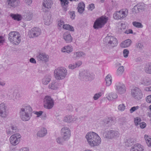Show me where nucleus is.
Here are the masks:
<instances>
[{"label":"nucleus","mask_w":151,"mask_h":151,"mask_svg":"<svg viewBox=\"0 0 151 151\" xmlns=\"http://www.w3.org/2000/svg\"><path fill=\"white\" fill-rule=\"evenodd\" d=\"M43 112L42 111H36L35 113V114L37 115V117H38L41 116Z\"/></svg>","instance_id":"59"},{"label":"nucleus","mask_w":151,"mask_h":151,"mask_svg":"<svg viewBox=\"0 0 151 151\" xmlns=\"http://www.w3.org/2000/svg\"><path fill=\"white\" fill-rule=\"evenodd\" d=\"M102 95V93L101 92H99L98 93H96L93 97V99L95 100H97L100 96H101Z\"/></svg>","instance_id":"45"},{"label":"nucleus","mask_w":151,"mask_h":151,"mask_svg":"<svg viewBox=\"0 0 151 151\" xmlns=\"http://www.w3.org/2000/svg\"><path fill=\"white\" fill-rule=\"evenodd\" d=\"M94 7L95 6L94 4H91L89 5L88 9L91 10V11H92L94 9Z\"/></svg>","instance_id":"54"},{"label":"nucleus","mask_w":151,"mask_h":151,"mask_svg":"<svg viewBox=\"0 0 151 151\" xmlns=\"http://www.w3.org/2000/svg\"><path fill=\"white\" fill-rule=\"evenodd\" d=\"M77 119L75 117L68 115L65 117L64 121L65 122L70 123L76 121Z\"/></svg>","instance_id":"23"},{"label":"nucleus","mask_w":151,"mask_h":151,"mask_svg":"<svg viewBox=\"0 0 151 151\" xmlns=\"http://www.w3.org/2000/svg\"><path fill=\"white\" fill-rule=\"evenodd\" d=\"M8 114L6 107L4 103L0 104V116L2 117H5Z\"/></svg>","instance_id":"14"},{"label":"nucleus","mask_w":151,"mask_h":151,"mask_svg":"<svg viewBox=\"0 0 151 151\" xmlns=\"http://www.w3.org/2000/svg\"><path fill=\"white\" fill-rule=\"evenodd\" d=\"M10 16L14 20H17L18 21H19L22 19V17L19 14H10Z\"/></svg>","instance_id":"34"},{"label":"nucleus","mask_w":151,"mask_h":151,"mask_svg":"<svg viewBox=\"0 0 151 151\" xmlns=\"http://www.w3.org/2000/svg\"><path fill=\"white\" fill-rule=\"evenodd\" d=\"M70 17L72 19H74L75 17V12L72 11L70 12Z\"/></svg>","instance_id":"58"},{"label":"nucleus","mask_w":151,"mask_h":151,"mask_svg":"<svg viewBox=\"0 0 151 151\" xmlns=\"http://www.w3.org/2000/svg\"><path fill=\"white\" fill-rule=\"evenodd\" d=\"M145 7V5L144 3H139L134 6L133 10L136 13H138L140 10L144 9Z\"/></svg>","instance_id":"19"},{"label":"nucleus","mask_w":151,"mask_h":151,"mask_svg":"<svg viewBox=\"0 0 151 151\" xmlns=\"http://www.w3.org/2000/svg\"><path fill=\"white\" fill-rule=\"evenodd\" d=\"M63 28L70 31L73 32L74 30L73 27L68 24H65L63 25Z\"/></svg>","instance_id":"35"},{"label":"nucleus","mask_w":151,"mask_h":151,"mask_svg":"<svg viewBox=\"0 0 151 151\" xmlns=\"http://www.w3.org/2000/svg\"><path fill=\"white\" fill-rule=\"evenodd\" d=\"M51 77L49 75H46L42 79V83L44 85H47L51 80Z\"/></svg>","instance_id":"25"},{"label":"nucleus","mask_w":151,"mask_h":151,"mask_svg":"<svg viewBox=\"0 0 151 151\" xmlns=\"http://www.w3.org/2000/svg\"><path fill=\"white\" fill-rule=\"evenodd\" d=\"M61 132L63 135V137L64 140L69 139L70 137V130L67 127H64L61 129Z\"/></svg>","instance_id":"13"},{"label":"nucleus","mask_w":151,"mask_h":151,"mask_svg":"<svg viewBox=\"0 0 151 151\" xmlns=\"http://www.w3.org/2000/svg\"><path fill=\"white\" fill-rule=\"evenodd\" d=\"M82 64V62L81 61H77L75 63V65L76 68L78 67L80 65H81Z\"/></svg>","instance_id":"53"},{"label":"nucleus","mask_w":151,"mask_h":151,"mask_svg":"<svg viewBox=\"0 0 151 151\" xmlns=\"http://www.w3.org/2000/svg\"><path fill=\"white\" fill-rule=\"evenodd\" d=\"M127 142L129 143H132L134 142V140L133 139L129 138L127 139Z\"/></svg>","instance_id":"64"},{"label":"nucleus","mask_w":151,"mask_h":151,"mask_svg":"<svg viewBox=\"0 0 151 151\" xmlns=\"http://www.w3.org/2000/svg\"><path fill=\"white\" fill-rule=\"evenodd\" d=\"M82 7V8H81V7H77V8L78 10V12L80 14H82V13H83V12L84 10L85 7Z\"/></svg>","instance_id":"52"},{"label":"nucleus","mask_w":151,"mask_h":151,"mask_svg":"<svg viewBox=\"0 0 151 151\" xmlns=\"http://www.w3.org/2000/svg\"><path fill=\"white\" fill-rule=\"evenodd\" d=\"M86 138L89 145L92 147L98 146L101 143V138L94 132L88 133L86 136Z\"/></svg>","instance_id":"1"},{"label":"nucleus","mask_w":151,"mask_h":151,"mask_svg":"<svg viewBox=\"0 0 151 151\" xmlns=\"http://www.w3.org/2000/svg\"><path fill=\"white\" fill-rule=\"evenodd\" d=\"M63 139H63L60 137H58L56 139V141L58 143L62 144Z\"/></svg>","instance_id":"51"},{"label":"nucleus","mask_w":151,"mask_h":151,"mask_svg":"<svg viewBox=\"0 0 151 151\" xmlns=\"http://www.w3.org/2000/svg\"><path fill=\"white\" fill-rule=\"evenodd\" d=\"M120 13V17H121V19L125 17L127 14V12L126 11H124L123 10H121L119 11Z\"/></svg>","instance_id":"39"},{"label":"nucleus","mask_w":151,"mask_h":151,"mask_svg":"<svg viewBox=\"0 0 151 151\" xmlns=\"http://www.w3.org/2000/svg\"><path fill=\"white\" fill-rule=\"evenodd\" d=\"M116 90L120 94L124 93L126 91V88L124 84L119 83L116 86Z\"/></svg>","instance_id":"18"},{"label":"nucleus","mask_w":151,"mask_h":151,"mask_svg":"<svg viewBox=\"0 0 151 151\" xmlns=\"http://www.w3.org/2000/svg\"><path fill=\"white\" fill-rule=\"evenodd\" d=\"M143 147L140 144H137L132 147L130 151H143Z\"/></svg>","instance_id":"21"},{"label":"nucleus","mask_w":151,"mask_h":151,"mask_svg":"<svg viewBox=\"0 0 151 151\" xmlns=\"http://www.w3.org/2000/svg\"><path fill=\"white\" fill-rule=\"evenodd\" d=\"M6 134L8 135H11L14 133L13 132H12V130L9 127V128L6 129Z\"/></svg>","instance_id":"49"},{"label":"nucleus","mask_w":151,"mask_h":151,"mask_svg":"<svg viewBox=\"0 0 151 151\" xmlns=\"http://www.w3.org/2000/svg\"><path fill=\"white\" fill-rule=\"evenodd\" d=\"M132 24L134 26L137 28H142L143 27L141 23L136 21L133 22Z\"/></svg>","instance_id":"38"},{"label":"nucleus","mask_w":151,"mask_h":151,"mask_svg":"<svg viewBox=\"0 0 151 151\" xmlns=\"http://www.w3.org/2000/svg\"><path fill=\"white\" fill-rule=\"evenodd\" d=\"M131 94L132 96L137 100L141 99L143 96L141 91L139 88L137 87L132 90Z\"/></svg>","instance_id":"10"},{"label":"nucleus","mask_w":151,"mask_h":151,"mask_svg":"<svg viewBox=\"0 0 151 151\" xmlns=\"http://www.w3.org/2000/svg\"><path fill=\"white\" fill-rule=\"evenodd\" d=\"M12 130V132H14L15 133L17 132L18 130L17 129V128L16 126L14 125H11L9 127Z\"/></svg>","instance_id":"48"},{"label":"nucleus","mask_w":151,"mask_h":151,"mask_svg":"<svg viewBox=\"0 0 151 151\" xmlns=\"http://www.w3.org/2000/svg\"><path fill=\"white\" fill-rule=\"evenodd\" d=\"M120 15L119 12H116L114 14V18L115 19H121V17H120Z\"/></svg>","instance_id":"44"},{"label":"nucleus","mask_w":151,"mask_h":151,"mask_svg":"<svg viewBox=\"0 0 151 151\" xmlns=\"http://www.w3.org/2000/svg\"><path fill=\"white\" fill-rule=\"evenodd\" d=\"M32 109L29 105H25L21 109L19 112L20 116L21 119L24 121L29 120L32 116Z\"/></svg>","instance_id":"2"},{"label":"nucleus","mask_w":151,"mask_h":151,"mask_svg":"<svg viewBox=\"0 0 151 151\" xmlns=\"http://www.w3.org/2000/svg\"><path fill=\"white\" fill-rule=\"evenodd\" d=\"M41 118L43 119H45L47 117V115L45 113H42L41 115Z\"/></svg>","instance_id":"63"},{"label":"nucleus","mask_w":151,"mask_h":151,"mask_svg":"<svg viewBox=\"0 0 151 151\" xmlns=\"http://www.w3.org/2000/svg\"><path fill=\"white\" fill-rule=\"evenodd\" d=\"M108 17L105 16H102L97 19L94 22L93 27L97 29L102 28L107 22Z\"/></svg>","instance_id":"4"},{"label":"nucleus","mask_w":151,"mask_h":151,"mask_svg":"<svg viewBox=\"0 0 151 151\" xmlns=\"http://www.w3.org/2000/svg\"><path fill=\"white\" fill-rule=\"evenodd\" d=\"M118 97L117 94L116 93H110L107 96L108 100L110 101H112L116 99Z\"/></svg>","instance_id":"29"},{"label":"nucleus","mask_w":151,"mask_h":151,"mask_svg":"<svg viewBox=\"0 0 151 151\" xmlns=\"http://www.w3.org/2000/svg\"><path fill=\"white\" fill-rule=\"evenodd\" d=\"M20 35L17 32H11L9 35V41L15 45H18L20 42Z\"/></svg>","instance_id":"6"},{"label":"nucleus","mask_w":151,"mask_h":151,"mask_svg":"<svg viewBox=\"0 0 151 151\" xmlns=\"http://www.w3.org/2000/svg\"><path fill=\"white\" fill-rule=\"evenodd\" d=\"M141 84L145 86L150 85L151 84V80L146 79L142 81Z\"/></svg>","instance_id":"40"},{"label":"nucleus","mask_w":151,"mask_h":151,"mask_svg":"<svg viewBox=\"0 0 151 151\" xmlns=\"http://www.w3.org/2000/svg\"><path fill=\"white\" fill-rule=\"evenodd\" d=\"M112 121L111 118H108L107 119L104 120L102 123L103 126L106 127H109L111 125V122Z\"/></svg>","instance_id":"31"},{"label":"nucleus","mask_w":151,"mask_h":151,"mask_svg":"<svg viewBox=\"0 0 151 151\" xmlns=\"http://www.w3.org/2000/svg\"><path fill=\"white\" fill-rule=\"evenodd\" d=\"M141 121V119L138 117H136L134 119V122L135 125L137 126H138Z\"/></svg>","instance_id":"42"},{"label":"nucleus","mask_w":151,"mask_h":151,"mask_svg":"<svg viewBox=\"0 0 151 151\" xmlns=\"http://www.w3.org/2000/svg\"><path fill=\"white\" fill-rule=\"evenodd\" d=\"M102 133L105 138L110 139L118 137L120 135L118 132L114 130H109L107 132H103Z\"/></svg>","instance_id":"8"},{"label":"nucleus","mask_w":151,"mask_h":151,"mask_svg":"<svg viewBox=\"0 0 151 151\" xmlns=\"http://www.w3.org/2000/svg\"><path fill=\"white\" fill-rule=\"evenodd\" d=\"M104 41L106 43L109 44L112 47H114L118 44V41L115 38L111 36H107L104 39Z\"/></svg>","instance_id":"9"},{"label":"nucleus","mask_w":151,"mask_h":151,"mask_svg":"<svg viewBox=\"0 0 151 151\" xmlns=\"http://www.w3.org/2000/svg\"><path fill=\"white\" fill-rule=\"evenodd\" d=\"M63 37L66 42L70 43L72 41L73 38L70 34L68 32H65L63 34Z\"/></svg>","instance_id":"20"},{"label":"nucleus","mask_w":151,"mask_h":151,"mask_svg":"<svg viewBox=\"0 0 151 151\" xmlns=\"http://www.w3.org/2000/svg\"><path fill=\"white\" fill-rule=\"evenodd\" d=\"M59 87V84L56 82L53 81L48 86V88L54 90H56Z\"/></svg>","instance_id":"28"},{"label":"nucleus","mask_w":151,"mask_h":151,"mask_svg":"<svg viewBox=\"0 0 151 151\" xmlns=\"http://www.w3.org/2000/svg\"><path fill=\"white\" fill-rule=\"evenodd\" d=\"M7 2L9 6L13 8L18 6L20 3L19 0H7Z\"/></svg>","instance_id":"17"},{"label":"nucleus","mask_w":151,"mask_h":151,"mask_svg":"<svg viewBox=\"0 0 151 151\" xmlns=\"http://www.w3.org/2000/svg\"><path fill=\"white\" fill-rule=\"evenodd\" d=\"M25 19L27 20H31L33 17V14L29 12L28 13H26L25 15Z\"/></svg>","instance_id":"41"},{"label":"nucleus","mask_w":151,"mask_h":151,"mask_svg":"<svg viewBox=\"0 0 151 151\" xmlns=\"http://www.w3.org/2000/svg\"><path fill=\"white\" fill-rule=\"evenodd\" d=\"M47 133V130L45 128H43L37 132V135L38 137H42L46 135Z\"/></svg>","instance_id":"27"},{"label":"nucleus","mask_w":151,"mask_h":151,"mask_svg":"<svg viewBox=\"0 0 151 151\" xmlns=\"http://www.w3.org/2000/svg\"><path fill=\"white\" fill-rule=\"evenodd\" d=\"M131 40L128 39L123 42L120 44V46L123 48H125L129 46L131 44Z\"/></svg>","instance_id":"26"},{"label":"nucleus","mask_w":151,"mask_h":151,"mask_svg":"<svg viewBox=\"0 0 151 151\" xmlns=\"http://www.w3.org/2000/svg\"><path fill=\"white\" fill-rule=\"evenodd\" d=\"M139 125L140 127L142 129H143L145 128L146 126V124L144 122L140 123H139Z\"/></svg>","instance_id":"55"},{"label":"nucleus","mask_w":151,"mask_h":151,"mask_svg":"<svg viewBox=\"0 0 151 151\" xmlns=\"http://www.w3.org/2000/svg\"><path fill=\"white\" fill-rule=\"evenodd\" d=\"M146 101L148 103H151V95H150L146 97Z\"/></svg>","instance_id":"56"},{"label":"nucleus","mask_w":151,"mask_h":151,"mask_svg":"<svg viewBox=\"0 0 151 151\" xmlns=\"http://www.w3.org/2000/svg\"><path fill=\"white\" fill-rule=\"evenodd\" d=\"M133 31L132 29H129L127 30L125 32V33L127 34H132Z\"/></svg>","instance_id":"62"},{"label":"nucleus","mask_w":151,"mask_h":151,"mask_svg":"<svg viewBox=\"0 0 151 151\" xmlns=\"http://www.w3.org/2000/svg\"><path fill=\"white\" fill-rule=\"evenodd\" d=\"M124 71V67L123 66H121L118 68L117 70V73L119 75H121Z\"/></svg>","instance_id":"43"},{"label":"nucleus","mask_w":151,"mask_h":151,"mask_svg":"<svg viewBox=\"0 0 151 151\" xmlns=\"http://www.w3.org/2000/svg\"><path fill=\"white\" fill-rule=\"evenodd\" d=\"M61 51L64 52H66L70 53L73 51V48L70 45L65 46L62 49Z\"/></svg>","instance_id":"30"},{"label":"nucleus","mask_w":151,"mask_h":151,"mask_svg":"<svg viewBox=\"0 0 151 151\" xmlns=\"http://www.w3.org/2000/svg\"><path fill=\"white\" fill-rule=\"evenodd\" d=\"M139 108V106H134L131 108L130 109V112L131 113H132L133 112L135 111L137 109H138Z\"/></svg>","instance_id":"50"},{"label":"nucleus","mask_w":151,"mask_h":151,"mask_svg":"<svg viewBox=\"0 0 151 151\" xmlns=\"http://www.w3.org/2000/svg\"><path fill=\"white\" fill-rule=\"evenodd\" d=\"M74 55L76 56V58H79L85 56V54L83 52H74Z\"/></svg>","instance_id":"37"},{"label":"nucleus","mask_w":151,"mask_h":151,"mask_svg":"<svg viewBox=\"0 0 151 151\" xmlns=\"http://www.w3.org/2000/svg\"><path fill=\"white\" fill-rule=\"evenodd\" d=\"M54 104V100L49 96H46L43 99V106L44 107L48 109H50Z\"/></svg>","instance_id":"7"},{"label":"nucleus","mask_w":151,"mask_h":151,"mask_svg":"<svg viewBox=\"0 0 151 151\" xmlns=\"http://www.w3.org/2000/svg\"><path fill=\"white\" fill-rule=\"evenodd\" d=\"M94 77L95 75L93 73H90L87 70H82L79 73V78L83 81H91Z\"/></svg>","instance_id":"5"},{"label":"nucleus","mask_w":151,"mask_h":151,"mask_svg":"<svg viewBox=\"0 0 151 151\" xmlns=\"http://www.w3.org/2000/svg\"><path fill=\"white\" fill-rule=\"evenodd\" d=\"M105 80L106 86H110L112 82V78L111 76L109 74L106 77Z\"/></svg>","instance_id":"33"},{"label":"nucleus","mask_w":151,"mask_h":151,"mask_svg":"<svg viewBox=\"0 0 151 151\" xmlns=\"http://www.w3.org/2000/svg\"><path fill=\"white\" fill-rule=\"evenodd\" d=\"M51 14L49 13H45L43 16V20L45 24L46 25H49L52 22Z\"/></svg>","instance_id":"16"},{"label":"nucleus","mask_w":151,"mask_h":151,"mask_svg":"<svg viewBox=\"0 0 151 151\" xmlns=\"http://www.w3.org/2000/svg\"><path fill=\"white\" fill-rule=\"evenodd\" d=\"M68 68L70 69H73L76 68V67L75 64H70L68 65Z\"/></svg>","instance_id":"60"},{"label":"nucleus","mask_w":151,"mask_h":151,"mask_svg":"<svg viewBox=\"0 0 151 151\" xmlns=\"http://www.w3.org/2000/svg\"><path fill=\"white\" fill-rule=\"evenodd\" d=\"M144 70L147 73L151 74V63H149L145 66Z\"/></svg>","instance_id":"32"},{"label":"nucleus","mask_w":151,"mask_h":151,"mask_svg":"<svg viewBox=\"0 0 151 151\" xmlns=\"http://www.w3.org/2000/svg\"><path fill=\"white\" fill-rule=\"evenodd\" d=\"M85 4H84L83 3V2H81V3H80L78 4V7H81V8H83L82 7H85Z\"/></svg>","instance_id":"61"},{"label":"nucleus","mask_w":151,"mask_h":151,"mask_svg":"<svg viewBox=\"0 0 151 151\" xmlns=\"http://www.w3.org/2000/svg\"><path fill=\"white\" fill-rule=\"evenodd\" d=\"M31 33L32 35H33V38L37 37L40 34L41 30L38 27H35L32 29Z\"/></svg>","instance_id":"22"},{"label":"nucleus","mask_w":151,"mask_h":151,"mask_svg":"<svg viewBox=\"0 0 151 151\" xmlns=\"http://www.w3.org/2000/svg\"><path fill=\"white\" fill-rule=\"evenodd\" d=\"M125 108V106L124 104H120L118 106V109L119 110L123 111Z\"/></svg>","instance_id":"47"},{"label":"nucleus","mask_w":151,"mask_h":151,"mask_svg":"<svg viewBox=\"0 0 151 151\" xmlns=\"http://www.w3.org/2000/svg\"><path fill=\"white\" fill-rule=\"evenodd\" d=\"M54 73L55 78L58 80L64 79L68 74L67 70L63 67L58 68L55 70Z\"/></svg>","instance_id":"3"},{"label":"nucleus","mask_w":151,"mask_h":151,"mask_svg":"<svg viewBox=\"0 0 151 151\" xmlns=\"http://www.w3.org/2000/svg\"><path fill=\"white\" fill-rule=\"evenodd\" d=\"M144 137L147 145L149 147H151V138L147 134L145 135Z\"/></svg>","instance_id":"36"},{"label":"nucleus","mask_w":151,"mask_h":151,"mask_svg":"<svg viewBox=\"0 0 151 151\" xmlns=\"http://www.w3.org/2000/svg\"><path fill=\"white\" fill-rule=\"evenodd\" d=\"M36 58L38 61H42L46 62L48 61V56L45 53H42L36 55Z\"/></svg>","instance_id":"15"},{"label":"nucleus","mask_w":151,"mask_h":151,"mask_svg":"<svg viewBox=\"0 0 151 151\" xmlns=\"http://www.w3.org/2000/svg\"><path fill=\"white\" fill-rule=\"evenodd\" d=\"M61 2L62 7L64 11L66 12L67 10L69 2L68 0H60Z\"/></svg>","instance_id":"24"},{"label":"nucleus","mask_w":151,"mask_h":151,"mask_svg":"<svg viewBox=\"0 0 151 151\" xmlns=\"http://www.w3.org/2000/svg\"><path fill=\"white\" fill-rule=\"evenodd\" d=\"M129 51L127 49H125L123 50V54L124 57L127 58L128 57Z\"/></svg>","instance_id":"46"},{"label":"nucleus","mask_w":151,"mask_h":151,"mask_svg":"<svg viewBox=\"0 0 151 151\" xmlns=\"http://www.w3.org/2000/svg\"><path fill=\"white\" fill-rule=\"evenodd\" d=\"M21 137V135L18 133L12 135L10 138V142L11 144L14 145L18 144L20 141Z\"/></svg>","instance_id":"11"},{"label":"nucleus","mask_w":151,"mask_h":151,"mask_svg":"<svg viewBox=\"0 0 151 151\" xmlns=\"http://www.w3.org/2000/svg\"><path fill=\"white\" fill-rule=\"evenodd\" d=\"M52 1L51 0H44L42 3V9L44 11H49L52 5Z\"/></svg>","instance_id":"12"},{"label":"nucleus","mask_w":151,"mask_h":151,"mask_svg":"<svg viewBox=\"0 0 151 151\" xmlns=\"http://www.w3.org/2000/svg\"><path fill=\"white\" fill-rule=\"evenodd\" d=\"M136 46L138 48L141 49L142 48L143 45L141 43H138L136 45Z\"/></svg>","instance_id":"57"}]
</instances>
